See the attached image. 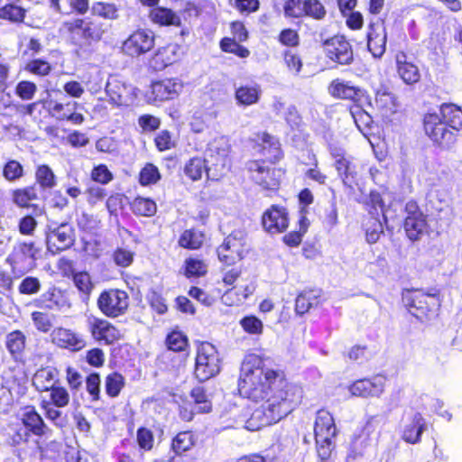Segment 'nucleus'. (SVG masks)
Here are the masks:
<instances>
[{"mask_svg":"<svg viewBox=\"0 0 462 462\" xmlns=\"http://www.w3.org/2000/svg\"><path fill=\"white\" fill-rule=\"evenodd\" d=\"M155 44V35L148 29H136L123 42L121 51L131 58H138L150 51Z\"/></svg>","mask_w":462,"mask_h":462,"instance_id":"2eb2a0df","label":"nucleus"},{"mask_svg":"<svg viewBox=\"0 0 462 462\" xmlns=\"http://www.w3.org/2000/svg\"><path fill=\"white\" fill-rule=\"evenodd\" d=\"M27 13L20 0L10 1L0 6V20L19 26L25 23Z\"/></svg>","mask_w":462,"mask_h":462,"instance_id":"7c9ffc66","label":"nucleus"},{"mask_svg":"<svg viewBox=\"0 0 462 462\" xmlns=\"http://www.w3.org/2000/svg\"><path fill=\"white\" fill-rule=\"evenodd\" d=\"M150 21L160 27L181 25L180 17L171 8L165 6H154L149 11Z\"/></svg>","mask_w":462,"mask_h":462,"instance_id":"f704fd0d","label":"nucleus"},{"mask_svg":"<svg viewBox=\"0 0 462 462\" xmlns=\"http://www.w3.org/2000/svg\"><path fill=\"white\" fill-rule=\"evenodd\" d=\"M16 417L32 437L42 438L51 432L43 418L33 405L24 406L22 409V413Z\"/></svg>","mask_w":462,"mask_h":462,"instance_id":"5701e85b","label":"nucleus"},{"mask_svg":"<svg viewBox=\"0 0 462 462\" xmlns=\"http://www.w3.org/2000/svg\"><path fill=\"white\" fill-rule=\"evenodd\" d=\"M153 143L156 149L161 152L174 149L177 145L173 134L167 129H163L156 134Z\"/></svg>","mask_w":462,"mask_h":462,"instance_id":"338daca9","label":"nucleus"},{"mask_svg":"<svg viewBox=\"0 0 462 462\" xmlns=\"http://www.w3.org/2000/svg\"><path fill=\"white\" fill-rule=\"evenodd\" d=\"M39 248L34 241H20L15 244L5 263L9 264L12 274L21 278L35 268Z\"/></svg>","mask_w":462,"mask_h":462,"instance_id":"6e6552de","label":"nucleus"},{"mask_svg":"<svg viewBox=\"0 0 462 462\" xmlns=\"http://www.w3.org/2000/svg\"><path fill=\"white\" fill-rule=\"evenodd\" d=\"M251 143L260 157L245 163L246 175L267 197H273L278 194L286 173L285 169L278 167L284 158L282 144L276 136L266 131L255 133Z\"/></svg>","mask_w":462,"mask_h":462,"instance_id":"f03ea898","label":"nucleus"},{"mask_svg":"<svg viewBox=\"0 0 462 462\" xmlns=\"http://www.w3.org/2000/svg\"><path fill=\"white\" fill-rule=\"evenodd\" d=\"M204 241V232L192 227L180 233L178 238V245L183 249L194 251L200 249Z\"/></svg>","mask_w":462,"mask_h":462,"instance_id":"79ce46f5","label":"nucleus"},{"mask_svg":"<svg viewBox=\"0 0 462 462\" xmlns=\"http://www.w3.org/2000/svg\"><path fill=\"white\" fill-rule=\"evenodd\" d=\"M196 444V437L192 430L179 431L171 441L170 448L176 457L182 456L189 451Z\"/></svg>","mask_w":462,"mask_h":462,"instance_id":"ea45409f","label":"nucleus"},{"mask_svg":"<svg viewBox=\"0 0 462 462\" xmlns=\"http://www.w3.org/2000/svg\"><path fill=\"white\" fill-rule=\"evenodd\" d=\"M24 176V167L15 159H8L2 166V177L8 182L18 181Z\"/></svg>","mask_w":462,"mask_h":462,"instance_id":"864d4df0","label":"nucleus"},{"mask_svg":"<svg viewBox=\"0 0 462 462\" xmlns=\"http://www.w3.org/2000/svg\"><path fill=\"white\" fill-rule=\"evenodd\" d=\"M361 203L363 204L365 211L374 219H379L380 215L384 211V200L382 194L375 189L370 190L367 197L364 199Z\"/></svg>","mask_w":462,"mask_h":462,"instance_id":"c03bdc74","label":"nucleus"},{"mask_svg":"<svg viewBox=\"0 0 462 462\" xmlns=\"http://www.w3.org/2000/svg\"><path fill=\"white\" fill-rule=\"evenodd\" d=\"M23 69L29 74L44 78L51 73L53 67L47 60L37 58L29 60L25 63Z\"/></svg>","mask_w":462,"mask_h":462,"instance_id":"5fc2aeb1","label":"nucleus"},{"mask_svg":"<svg viewBox=\"0 0 462 462\" xmlns=\"http://www.w3.org/2000/svg\"><path fill=\"white\" fill-rule=\"evenodd\" d=\"M57 383H60V370L55 366H42L32 377V385L40 393L49 391Z\"/></svg>","mask_w":462,"mask_h":462,"instance_id":"c85d7f7f","label":"nucleus"},{"mask_svg":"<svg viewBox=\"0 0 462 462\" xmlns=\"http://www.w3.org/2000/svg\"><path fill=\"white\" fill-rule=\"evenodd\" d=\"M50 392V401L54 407L56 408H64L69 405L70 401V396L69 391L60 383H57L51 389H49Z\"/></svg>","mask_w":462,"mask_h":462,"instance_id":"680f3d73","label":"nucleus"},{"mask_svg":"<svg viewBox=\"0 0 462 462\" xmlns=\"http://www.w3.org/2000/svg\"><path fill=\"white\" fill-rule=\"evenodd\" d=\"M125 386V379L119 372H112L105 378V391L108 397L116 398Z\"/></svg>","mask_w":462,"mask_h":462,"instance_id":"603ef678","label":"nucleus"},{"mask_svg":"<svg viewBox=\"0 0 462 462\" xmlns=\"http://www.w3.org/2000/svg\"><path fill=\"white\" fill-rule=\"evenodd\" d=\"M386 378L382 374H374L354 381L348 390L351 395L362 398L379 397L384 391Z\"/></svg>","mask_w":462,"mask_h":462,"instance_id":"aec40b11","label":"nucleus"},{"mask_svg":"<svg viewBox=\"0 0 462 462\" xmlns=\"http://www.w3.org/2000/svg\"><path fill=\"white\" fill-rule=\"evenodd\" d=\"M422 128L433 145L440 150H449L457 143V134H453L435 111H429L423 115Z\"/></svg>","mask_w":462,"mask_h":462,"instance_id":"0eeeda50","label":"nucleus"},{"mask_svg":"<svg viewBox=\"0 0 462 462\" xmlns=\"http://www.w3.org/2000/svg\"><path fill=\"white\" fill-rule=\"evenodd\" d=\"M79 230L88 236H97L101 229V220L97 215L81 212L76 219Z\"/></svg>","mask_w":462,"mask_h":462,"instance_id":"37998d69","label":"nucleus"},{"mask_svg":"<svg viewBox=\"0 0 462 462\" xmlns=\"http://www.w3.org/2000/svg\"><path fill=\"white\" fill-rule=\"evenodd\" d=\"M394 60L397 74L406 85H414L420 82L421 79L420 69L408 53L404 51H398Z\"/></svg>","mask_w":462,"mask_h":462,"instance_id":"b1692460","label":"nucleus"},{"mask_svg":"<svg viewBox=\"0 0 462 462\" xmlns=\"http://www.w3.org/2000/svg\"><path fill=\"white\" fill-rule=\"evenodd\" d=\"M87 327L92 338L105 345H112L122 338L120 330L106 319L90 315L87 318Z\"/></svg>","mask_w":462,"mask_h":462,"instance_id":"a211bd4d","label":"nucleus"},{"mask_svg":"<svg viewBox=\"0 0 462 462\" xmlns=\"http://www.w3.org/2000/svg\"><path fill=\"white\" fill-rule=\"evenodd\" d=\"M333 438H319L315 439L316 452L319 462H333L332 453L334 446Z\"/></svg>","mask_w":462,"mask_h":462,"instance_id":"0e129e2a","label":"nucleus"},{"mask_svg":"<svg viewBox=\"0 0 462 462\" xmlns=\"http://www.w3.org/2000/svg\"><path fill=\"white\" fill-rule=\"evenodd\" d=\"M190 397L197 413H208L212 411V402L204 386H195L190 391Z\"/></svg>","mask_w":462,"mask_h":462,"instance_id":"de8ad7c7","label":"nucleus"},{"mask_svg":"<svg viewBox=\"0 0 462 462\" xmlns=\"http://www.w3.org/2000/svg\"><path fill=\"white\" fill-rule=\"evenodd\" d=\"M10 199L14 205L19 208H30L32 202L39 199L35 184L16 187L10 190Z\"/></svg>","mask_w":462,"mask_h":462,"instance_id":"473e14b6","label":"nucleus"},{"mask_svg":"<svg viewBox=\"0 0 462 462\" xmlns=\"http://www.w3.org/2000/svg\"><path fill=\"white\" fill-rule=\"evenodd\" d=\"M402 299L408 311L420 321H430L439 316L441 306L439 289H433L430 292L421 289L407 290Z\"/></svg>","mask_w":462,"mask_h":462,"instance_id":"20e7f679","label":"nucleus"},{"mask_svg":"<svg viewBox=\"0 0 462 462\" xmlns=\"http://www.w3.org/2000/svg\"><path fill=\"white\" fill-rule=\"evenodd\" d=\"M238 379L239 393L255 403L256 408L246 420V428L259 430L273 425L294 411L302 402L303 387L289 381L283 369L267 367L264 358L251 356Z\"/></svg>","mask_w":462,"mask_h":462,"instance_id":"f257e3e1","label":"nucleus"},{"mask_svg":"<svg viewBox=\"0 0 462 462\" xmlns=\"http://www.w3.org/2000/svg\"><path fill=\"white\" fill-rule=\"evenodd\" d=\"M92 12L95 15L106 20L118 18V7L114 3L95 2L92 5Z\"/></svg>","mask_w":462,"mask_h":462,"instance_id":"e2e57ef3","label":"nucleus"},{"mask_svg":"<svg viewBox=\"0 0 462 462\" xmlns=\"http://www.w3.org/2000/svg\"><path fill=\"white\" fill-rule=\"evenodd\" d=\"M261 222L263 229L270 234H280L289 226V214L281 205L273 204L263 211Z\"/></svg>","mask_w":462,"mask_h":462,"instance_id":"412c9836","label":"nucleus"},{"mask_svg":"<svg viewBox=\"0 0 462 462\" xmlns=\"http://www.w3.org/2000/svg\"><path fill=\"white\" fill-rule=\"evenodd\" d=\"M426 429V421L421 413L416 412L410 423L404 426L402 439L410 444H417L420 441L421 434Z\"/></svg>","mask_w":462,"mask_h":462,"instance_id":"4c0bfd02","label":"nucleus"},{"mask_svg":"<svg viewBox=\"0 0 462 462\" xmlns=\"http://www.w3.org/2000/svg\"><path fill=\"white\" fill-rule=\"evenodd\" d=\"M75 230L69 223H61L47 234V249L52 254L69 249L75 244Z\"/></svg>","mask_w":462,"mask_h":462,"instance_id":"6ab92c4d","label":"nucleus"},{"mask_svg":"<svg viewBox=\"0 0 462 462\" xmlns=\"http://www.w3.org/2000/svg\"><path fill=\"white\" fill-rule=\"evenodd\" d=\"M322 302V290L317 287L305 288L295 299L294 311L298 316H303L311 309L317 308Z\"/></svg>","mask_w":462,"mask_h":462,"instance_id":"bb28decb","label":"nucleus"},{"mask_svg":"<svg viewBox=\"0 0 462 462\" xmlns=\"http://www.w3.org/2000/svg\"><path fill=\"white\" fill-rule=\"evenodd\" d=\"M132 213L136 217H152L157 213L156 202L148 197L136 196L129 202Z\"/></svg>","mask_w":462,"mask_h":462,"instance_id":"a19ab883","label":"nucleus"},{"mask_svg":"<svg viewBox=\"0 0 462 462\" xmlns=\"http://www.w3.org/2000/svg\"><path fill=\"white\" fill-rule=\"evenodd\" d=\"M329 152L334 159L335 169L345 186L354 189L358 185L359 174L357 165L352 156L337 146H330Z\"/></svg>","mask_w":462,"mask_h":462,"instance_id":"4468645a","label":"nucleus"},{"mask_svg":"<svg viewBox=\"0 0 462 462\" xmlns=\"http://www.w3.org/2000/svg\"><path fill=\"white\" fill-rule=\"evenodd\" d=\"M161 178L158 167L152 162H147L139 171L138 182L141 186L145 187L156 184Z\"/></svg>","mask_w":462,"mask_h":462,"instance_id":"bf43d9fd","label":"nucleus"},{"mask_svg":"<svg viewBox=\"0 0 462 462\" xmlns=\"http://www.w3.org/2000/svg\"><path fill=\"white\" fill-rule=\"evenodd\" d=\"M27 337L20 329L13 330L6 334L5 345L11 356L16 364H25L24 354L26 350Z\"/></svg>","mask_w":462,"mask_h":462,"instance_id":"cd10ccee","label":"nucleus"},{"mask_svg":"<svg viewBox=\"0 0 462 462\" xmlns=\"http://www.w3.org/2000/svg\"><path fill=\"white\" fill-rule=\"evenodd\" d=\"M249 251L250 245L245 229L233 230L216 249L219 262L226 266L235 265L243 260Z\"/></svg>","mask_w":462,"mask_h":462,"instance_id":"39448f33","label":"nucleus"},{"mask_svg":"<svg viewBox=\"0 0 462 462\" xmlns=\"http://www.w3.org/2000/svg\"><path fill=\"white\" fill-rule=\"evenodd\" d=\"M165 345L172 352H183L189 347V337L182 331L172 329L166 335Z\"/></svg>","mask_w":462,"mask_h":462,"instance_id":"3c124183","label":"nucleus"},{"mask_svg":"<svg viewBox=\"0 0 462 462\" xmlns=\"http://www.w3.org/2000/svg\"><path fill=\"white\" fill-rule=\"evenodd\" d=\"M72 281L79 292L82 295V299L88 300L94 289V283L89 273L86 271H80L75 273Z\"/></svg>","mask_w":462,"mask_h":462,"instance_id":"13d9d810","label":"nucleus"},{"mask_svg":"<svg viewBox=\"0 0 462 462\" xmlns=\"http://www.w3.org/2000/svg\"><path fill=\"white\" fill-rule=\"evenodd\" d=\"M178 51V44L172 42L159 47L149 60L150 66L155 70L165 69L177 60Z\"/></svg>","mask_w":462,"mask_h":462,"instance_id":"c756f323","label":"nucleus"},{"mask_svg":"<svg viewBox=\"0 0 462 462\" xmlns=\"http://www.w3.org/2000/svg\"><path fill=\"white\" fill-rule=\"evenodd\" d=\"M50 7L61 15H84L89 10V0H48Z\"/></svg>","mask_w":462,"mask_h":462,"instance_id":"2f4dec72","label":"nucleus"},{"mask_svg":"<svg viewBox=\"0 0 462 462\" xmlns=\"http://www.w3.org/2000/svg\"><path fill=\"white\" fill-rule=\"evenodd\" d=\"M304 18L322 21L327 16V9L320 0H303Z\"/></svg>","mask_w":462,"mask_h":462,"instance_id":"052dcab7","label":"nucleus"},{"mask_svg":"<svg viewBox=\"0 0 462 462\" xmlns=\"http://www.w3.org/2000/svg\"><path fill=\"white\" fill-rule=\"evenodd\" d=\"M360 104L359 106H349L348 111L360 132H370L374 126V119L372 116L367 113L364 106Z\"/></svg>","mask_w":462,"mask_h":462,"instance_id":"49530a36","label":"nucleus"},{"mask_svg":"<svg viewBox=\"0 0 462 462\" xmlns=\"http://www.w3.org/2000/svg\"><path fill=\"white\" fill-rule=\"evenodd\" d=\"M326 58L341 66L350 65L354 61V50L346 36L336 34L326 39L321 43Z\"/></svg>","mask_w":462,"mask_h":462,"instance_id":"f8f14e48","label":"nucleus"},{"mask_svg":"<svg viewBox=\"0 0 462 462\" xmlns=\"http://www.w3.org/2000/svg\"><path fill=\"white\" fill-rule=\"evenodd\" d=\"M31 319L35 328L42 333H48L51 330L55 321V316L45 310H34L31 314Z\"/></svg>","mask_w":462,"mask_h":462,"instance_id":"6e6d98bb","label":"nucleus"},{"mask_svg":"<svg viewBox=\"0 0 462 462\" xmlns=\"http://www.w3.org/2000/svg\"><path fill=\"white\" fill-rule=\"evenodd\" d=\"M239 324L243 330L249 335L260 336L263 332V323L255 315L250 314L243 317Z\"/></svg>","mask_w":462,"mask_h":462,"instance_id":"69168bd1","label":"nucleus"},{"mask_svg":"<svg viewBox=\"0 0 462 462\" xmlns=\"http://www.w3.org/2000/svg\"><path fill=\"white\" fill-rule=\"evenodd\" d=\"M337 434V429L332 414L320 409L317 411L314 423V436L319 438H334Z\"/></svg>","mask_w":462,"mask_h":462,"instance_id":"72a5a7b5","label":"nucleus"},{"mask_svg":"<svg viewBox=\"0 0 462 462\" xmlns=\"http://www.w3.org/2000/svg\"><path fill=\"white\" fill-rule=\"evenodd\" d=\"M35 185L42 189H52L57 185V177L52 169L45 163L35 167L34 172Z\"/></svg>","mask_w":462,"mask_h":462,"instance_id":"a18cd8bd","label":"nucleus"},{"mask_svg":"<svg viewBox=\"0 0 462 462\" xmlns=\"http://www.w3.org/2000/svg\"><path fill=\"white\" fill-rule=\"evenodd\" d=\"M130 297L125 290L109 288L103 290L97 299L98 310L106 318L116 319L127 313Z\"/></svg>","mask_w":462,"mask_h":462,"instance_id":"1a4fd4ad","label":"nucleus"},{"mask_svg":"<svg viewBox=\"0 0 462 462\" xmlns=\"http://www.w3.org/2000/svg\"><path fill=\"white\" fill-rule=\"evenodd\" d=\"M371 446V439L368 432L362 430L355 435L351 441V452L346 458V462H350V459H355L358 456H363L367 448Z\"/></svg>","mask_w":462,"mask_h":462,"instance_id":"4d7b16f0","label":"nucleus"},{"mask_svg":"<svg viewBox=\"0 0 462 462\" xmlns=\"http://www.w3.org/2000/svg\"><path fill=\"white\" fill-rule=\"evenodd\" d=\"M208 171L206 159L199 156L190 158L184 167L186 176L193 181L200 180Z\"/></svg>","mask_w":462,"mask_h":462,"instance_id":"8fccbe9b","label":"nucleus"},{"mask_svg":"<svg viewBox=\"0 0 462 462\" xmlns=\"http://www.w3.org/2000/svg\"><path fill=\"white\" fill-rule=\"evenodd\" d=\"M220 370L221 358L216 346L208 341L199 342L196 345L195 378L205 382L218 374Z\"/></svg>","mask_w":462,"mask_h":462,"instance_id":"423d86ee","label":"nucleus"},{"mask_svg":"<svg viewBox=\"0 0 462 462\" xmlns=\"http://www.w3.org/2000/svg\"><path fill=\"white\" fill-rule=\"evenodd\" d=\"M262 89L259 85H241L235 90V99L240 106H250L260 101Z\"/></svg>","mask_w":462,"mask_h":462,"instance_id":"58836bf2","label":"nucleus"},{"mask_svg":"<svg viewBox=\"0 0 462 462\" xmlns=\"http://www.w3.org/2000/svg\"><path fill=\"white\" fill-rule=\"evenodd\" d=\"M2 435L5 445L12 448L28 446L32 438L17 417L6 424L3 429Z\"/></svg>","mask_w":462,"mask_h":462,"instance_id":"a878e982","label":"nucleus"},{"mask_svg":"<svg viewBox=\"0 0 462 462\" xmlns=\"http://www.w3.org/2000/svg\"><path fill=\"white\" fill-rule=\"evenodd\" d=\"M229 30L232 37H223L219 41V48L223 52L234 54L240 59H246L250 56V50L242 45L249 39V32L241 20L230 22Z\"/></svg>","mask_w":462,"mask_h":462,"instance_id":"9b49d317","label":"nucleus"},{"mask_svg":"<svg viewBox=\"0 0 462 462\" xmlns=\"http://www.w3.org/2000/svg\"><path fill=\"white\" fill-rule=\"evenodd\" d=\"M439 115L453 134L457 135L462 130V108L453 103H443L439 106Z\"/></svg>","mask_w":462,"mask_h":462,"instance_id":"c9c22d12","label":"nucleus"},{"mask_svg":"<svg viewBox=\"0 0 462 462\" xmlns=\"http://www.w3.org/2000/svg\"><path fill=\"white\" fill-rule=\"evenodd\" d=\"M90 179L96 183L106 185L114 180V174L106 164L100 163L92 168Z\"/></svg>","mask_w":462,"mask_h":462,"instance_id":"774afa93","label":"nucleus"},{"mask_svg":"<svg viewBox=\"0 0 462 462\" xmlns=\"http://www.w3.org/2000/svg\"><path fill=\"white\" fill-rule=\"evenodd\" d=\"M183 274L186 278H200L208 273V264L202 259L189 256L183 263Z\"/></svg>","mask_w":462,"mask_h":462,"instance_id":"09e8293b","label":"nucleus"},{"mask_svg":"<svg viewBox=\"0 0 462 462\" xmlns=\"http://www.w3.org/2000/svg\"><path fill=\"white\" fill-rule=\"evenodd\" d=\"M375 106L382 116H388L397 111L398 102L396 97L389 91L386 86H380L375 91Z\"/></svg>","mask_w":462,"mask_h":462,"instance_id":"e433bc0d","label":"nucleus"},{"mask_svg":"<svg viewBox=\"0 0 462 462\" xmlns=\"http://www.w3.org/2000/svg\"><path fill=\"white\" fill-rule=\"evenodd\" d=\"M404 212L403 229L407 237L412 242L420 240L428 232L427 216L412 199L405 204Z\"/></svg>","mask_w":462,"mask_h":462,"instance_id":"ddd939ff","label":"nucleus"},{"mask_svg":"<svg viewBox=\"0 0 462 462\" xmlns=\"http://www.w3.org/2000/svg\"><path fill=\"white\" fill-rule=\"evenodd\" d=\"M367 49L374 58H381L386 50V30L383 22H370L366 33Z\"/></svg>","mask_w":462,"mask_h":462,"instance_id":"393cba45","label":"nucleus"},{"mask_svg":"<svg viewBox=\"0 0 462 462\" xmlns=\"http://www.w3.org/2000/svg\"><path fill=\"white\" fill-rule=\"evenodd\" d=\"M61 31L79 51L87 52L99 42L105 33L102 23L90 17H75L61 24Z\"/></svg>","mask_w":462,"mask_h":462,"instance_id":"7ed1b4c3","label":"nucleus"},{"mask_svg":"<svg viewBox=\"0 0 462 462\" xmlns=\"http://www.w3.org/2000/svg\"><path fill=\"white\" fill-rule=\"evenodd\" d=\"M183 88L181 80L176 78H166L152 81L146 92L151 103H161L177 98Z\"/></svg>","mask_w":462,"mask_h":462,"instance_id":"f3484780","label":"nucleus"},{"mask_svg":"<svg viewBox=\"0 0 462 462\" xmlns=\"http://www.w3.org/2000/svg\"><path fill=\"white\" fill-rule=\"evenodd\" d=\"M32 303L38 310L45 311L69 310L72 307L68 291L55 285L50 286Z\"/></svg>","mask_w":462,"mask_h":462,"instance_id":"dca6fc26","label":"nucleus"},{"mask_svg":"<svg viewBox=\"0 0 462 462\" xmlns=\"http://www.w3.org/2000/svg\"><path fill=\"white\" fill-rule=\"evenodd\" d=\"M328 92L335 99L349 101V106H359L360 104L372 105V99L368 91L350 80H345L340 78L332 79L328 86Z\"/></svg>","mask_w":462,"mask_h":462,"instance_id":"9d476101","label":"nucleus"},{"mask_svg":"<svg viewBox=\"0 0 462 462\" xmlns=\"http://www.w3.org/2000/svg\"><path fill=\"white\" fill-rule=\"evenodd\" d=\"M51 342L60 348L67 349L71 352H79L85 348L87 343L82 336L74 330L56 327L51 333Z\"/></svg>","mask_w":462,"mask_h":462,"instance_id":"4be33fe9","label":"nucleus"}]
</instances>
